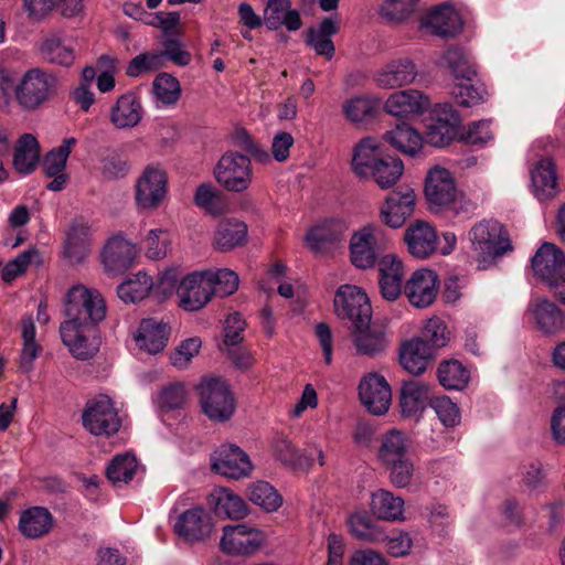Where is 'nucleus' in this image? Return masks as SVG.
I'll use <instances>...</instances> for the list:
<instances>
[{
	"instance_id": "nucleus-1",
	"label": "nucleus",
	"mask_w": 565,
	"mask_h": 565,
	"mask_svg": "<svg viewBox=\"0 0 565 565\" xmlns=\"http://www.w3.org/2000/svg\"><path fill=\"white\" fill-rule=\"evenodd\" d=\"M351 166L359 178H371L382 189L394 185L404 171L403 161L386 152L384 143L374 137L359 141L353 149Z\"/></svg>"
},
{
	"instance_id": "nucleus-2",
	"label": "nucleus",
	"mask_w": 565,
	"mask_h": 565,
	"mask_svg": "<svg viewBox=\"0 0 565 565\" xmlns=\"http://www.w3.org/2000/svg\"><path fill=\"white\" fill-rule=\"evenodd\" d=\"M440 65L447 67L456 79L451 94L456 103L471 107L483 102L484 89L472 84L477 76L476 64L470 53L462 46H449L440 58Z\"/></svg>"
},
{
	"instance_id": "nucleus-3",
	"label": "nucleus",
	"mask_w": 565,
	"mask_h": 565,
	"mask_svg": "<svg viewBox=\"0 0 565 565\" xmlns=\"http://www.w3.org/2000/svg\"><path fill=\"white\" fill-rule=\"evenodd\" d=\"M106 312V302L98 290L74 286L66 294L64 303L66 320L61 324L96 329V326L105 319Z\"/></svg>"
},
{
	"instance_id": "nucleus-4",
	"label": "nucleus",
	"mask_w": 565,
	"mask_h": 565,
	"mask_svg": "<svg viewBox=\"0 0 565 565\" xmlns=\"http://www.w3.org/2000/svg\"><path fill=\"white\" fill-rule=\"evenodd\" d=\"M468 238L471 244L470 255L479 263V268H486L512 249L502 225L495 220H482L475 224L468 232Z\"/></svg>"
},
{
	"instance_id": "nucleus-5",
	"label": "nucleus",
	"mask_w": 565,
	"mask_h": 565,
	"mask_svg": "<svg viewBox=\"0 0 565 565\" xmlns=\"http://www.w3.org/2000/svg\"><path fill=\"white\" fill-rule=\"evenodd\" d=\"M202 412L214 422H227L235 412V398L227 382L221 377L204 376L196 385Z\"/></svg>"
},
{
	"instance_id": "nucleus-6",
	"label": "nucleus",
	"mask_w": 565,
	"mask_h": 565,
	"mask_svg": "<svg viewBox=\"0 0 565 565\" xmlns=\"http://www.w3.org/2000/svg\"><path fill=\"white\" fill-rule=\"evenodd\" d=\"M58 79L42 68L34 67L24 73L15 87V97L20 106L35 110L57 94Z\"/></svg>"
},
{
	"instance_id": "nucleus-7",
	"label": "nucleus",
	"mask_w": 565,
	"mask_h": 565,
	"mask_svg": "<svg viewBox=\"0 0 565 565\" xmlns=\"http://www.w3.org/2000/svg\"><path fill=\"white\" fill-rule=\"evenodd\" d=\"M83 427L95 436H111L121 427V419L109 396L99 394L86 402Z\"/></svg>"
},
{
	"instance_id": "nucleus-8",
	"label": "nucleus",
	"mask_w": 565,
	"mask_h": 565,
	"mask_svg": "<svg viewBox=\"0 0 565 565\" xmlns=\"http://www.w3.org/2000/svg\"><path fill=\"white\" fill-rule=\"evenodd\" d=\"M334 309L342 320H349L352 330L367 327L372 319V307L367 295L353 285L341 286L334 296Z\"/></svg>"
},
{
	"instance_id": "nucleus-9",
	"label": "nucleus",
	"mask_w": 565,
	"mask_h": 565,
	"mask_svg": "<svg viewBox=\"0 0 565 565\" xmlns=\"http://www.w3.org/2000/svg\"><path fill=\"white\" fill-rule=\"evenodd\" d=\"M214 175L220 185L231 192H243L252 182L250 159L238 151H227L218 160Z\"/></svg>"
},
{
	"instance_id": "nucleus-10",
	"label": "nucleus",
	"mask_w": 565,
	"mask_h": 565,
	"mask_svg": "<svg viewBox=\"0 0 565 565\" xmlns=\"http://www.w3.org/2000/svg\"><path fill=\"white\" fill-rule=\"evenodd\" d=\"M461 118L449 103L437 104L430 111V122L427 125L423 143L445 148L459 135Z\"/></svg>"
},
{
	"instance_id": "nucleus-11",
	"label": "nucleus",
	"mask_w": 565,
	"mask_h": 565,
	"mask_svg": "<svg viewBox=\"0 0 565 565\" xmlns=\"http://www.w3.org/2000/svg\"><path fill=\"white\" fill-rule=\"evenodd\" d=\"M265 541L263 531L245 523L225 525L220 542L221 550L231 555H250L259 550Z\"/></svg>"
},
{
	"instance_id": "nucleus-12",
	"label": "nucleus",
	"mask_w": 565,
	"mask_h": 565,
	"mask_svg": "<svg viewBox=\"0 0 565 565\" xmlns=\"http://www.w3.org/2000/svg\"><path fill=\"white\" fill-rule=\"evenodd\" d=\"M416 195L412 188L399 186L390 192L382 204L380 214L382 222L392 227H401L413 214Z\"/></svg>"
},
{
	"instance_id": "nucleus-13",
	"label": "nucleus",
	"mask_w": 565,
	"mask_h": 565,
	"mask_svg": "<svg viewBox=\"0 0 565 565\" xmlns=\"http://www.w3.org/2000/svg\"><path fill=\"white\" fill-rule=\"evenodd\" d=\"M167 174L153 166L145 169L136 185V203L140 209H156L167 194Z\"/></svg>"
},
{
	"instance_id": "nucleus-14",
	"label": "nucleus",
	"mask_w": 565,
	"mask_h": 565,
	"mask_svg": "<svg viewBox=\"0 0 565 565\" xmlns=\"http://www.w3.org/2000/svg\"><path fill=\"white\" fill-rule=\"evenodd\" d=\"M376 230L375 225L367 224L352 234L350 259L356 268L369 269L376 264L380 256Z\"/></svg>"
},
{
	"instance_id": "nucleus-15",
	"label": "nucleus",
	"mask_w": 565,
	"mask_h": 565,
	"mask_svg": "<svg viewBox=\"0 0 565 565\" xmlns=\"http://www.w3.org/2000/svg\"><path fill=\"white\" fill-rule=\"evenodd\" d=\"M137 247L120 234L111 236L102 252V263L110 275L126 273L135 264Z\"/></svg>"
},
{
	"instance_id": "nucleus-16",
	"label": "nucleus",
	"mask_w": 565,
	"mask_h": 565,
	"mask_svg": "<svg viewBox=\"0 0 565 565\" xmlns=\"http://www.w3.org/2000/svg\"><path fill=\"white\" fill-rule=\"evenodd\" d=\"M212 469L227 478L239 479L248 476L253 465L245 451L238 446L222 445L212 457Z\"/></svg>"
},
{
	"instance_id": "nucleus-17",
	"label": "nucleus",
	"mask_w": 565,
	"mask_h": 565,
	"mask_svg": "<svg viewBox=\"0 0 565 565\" xmlns=\"http://www.w3.org/2000/svg\"><path fill=\"white\" fill-rule=\"evenodd\" d=\"M359 396L365 408L374 415L385 414L391 405L392 392L384 376L371 373L359 385Z\"/></svg>"
},
{
	"instance_id": "nucleus-18",
	"label": "nucleus",
	"mask_w": 565,
	"mask_h": 565,
	"mask_svg": "<svg viewBox=\"0 0 565 565\" xmlns=\"http://www.w3.org/2000/svg\"><path fill=\"white\" fill-rule=\"evenodd\" d=\"M438 276L427 268L415 270L404 286V294L416 308L430 306L438 294Z\"/></svg>"
},
{
	"instance_id": "nucleus-19",
	"label": "nucleus",
	"mask_w": 565,
	"mask_h": 565,
	"mask_svg": "<svg viewBox=\"0 0 565 565\" xmlns=\"http://www.w3.org/2000/svg\"><path fill=\"white\" fill-rule=\"evenodd\" d=\"M177 294L180 298V307L186 311L200 310L213 296L205 271H194L185 276L180 281Z\"/></svg>"
},
{
	"instance_id": "nucleus-20",
	"label": "nucleus",
	"mask_w": 565,
	"mask_h": 565,
	"mask_svg": "<svg viewBox=\"0 0 565 565\" xmlns=\"http://www.w3.org/2000/svg\"><path fill=\"white\" fill-rule=\"evenodd\" d=\"M420 25L434 35L449 39L460 33L462 20L451 3L444 2L431 8L422 19Z\"/></svg>"
},
{
	"instance_id": "nucleus-21",
	"label": "nucleus",
	"mask_w": 565,
	"mask_h": 565,
	"mask_svg": "<svg viewBox=\"0 0 565 565\" xmlns=\"http://www.w3.org/2000/svg\"><path fill=\"white\" fill-rule=\"evenodd\" d=\"M424 193L430 206L451 204L456 199L457 188L450 171L440 167L431 168L425 180Z\"/></svg>"
},
{
	"instance_id": "nucleus-22",
	"label": "nucleus",
	"mask_w": 565,
	"mask_h": 565,
	"mask_svg": "<svg viewBox=\"0 0 565 565\" xmlns=\"http://www.w3.org/2000/svg\"><path fill=\"white\" fill-rule=\"evenodd\" d=\"M430 106L429 98L419 90H399L393 93L386 100L384 109L396 118V122L408 121L409 116L424 113Z\"/></svg>"
},
{
	"instance_id": "nucleus-23",
	"label": "nucleus",
	"mask_w": 565,
	"mask_h": 565,
	"mask_svg": "<svg viewBox=\"0 0 565 565\" xmlns=\"http://www.w3.org/2000/svg\"><path fill=\"white\" fill-rule=\"evenodd\" d=\"M433 398L431 387L420 381H403L399 391V408L403 418L417 417L423 414Z\"/></svg>"
},
{
	"instance_id": "nucleus-24",
	"label": "nucleus",
	"mask_w": 565,
	"mask_h": 565,
	"mask_svg": "<svg viewBox=\"0 0 565 565\" xmlns=\"http://www.w3.org/2000/svg\"><path fill=\"white\" fill-rule=\"evenodd\" d=\"M213 531V522L209 512L202 508L186 510L179 515L174 532L185 541H203Z\"/></svg>"
},
{
	"instance_id": "nucleus-25",
	"label": "nucleus",
	"mask_w": 565,
	"mask_h": 565,
	"mask_svg": "<svg viewBox=\"0 0 565 565\" xmlns=\"http://www.w3.org/2000/svg\"><path fill=\"white\" fill-rule=\"evenodd\" d=\"M96 329L75 328L72 324H61L60 333L63 343L77 360H88L98 351Z\"/></svg>"
},
{
	"instance_id": "nucleus-26",
	"label": "nucleus",
	"mask_w": 565,
	"mask_h": 565,
	"mask_svg": "<svg viewBox=\"0 0 565 565\" xmlns=\"http://www.w3.org/2000/svg\"><path fill=\"white\" fill-rule=\"evenodd\" d=\"M404 241L409 254L419 259H426L437 250V233L425 221L417 220L412 223L405 231Z\"/></svg>"
},
{
	"instance_id": "nucleus-27",
	"label": "nucleus",
	"mask_w": 565,
	"mask_h": 565,
	"mask_svg": "<svg viewBox=\"0 0 565 565\" xmlns=\"http://www.w3.org/2000/svg\"><path fill=\"white\" fill-rule=\"evenodd\" d=\"M143 116L140 97L134 92L120 95L109 111V120L117 129H129L139 125Z\"/></svg>"
},
{
	"instance_id": "nucleus-28",
	"label": "nucleus",
	"mask_w": 565,
	"mask_h": 565,
	"mask_svg": "<svg viewBox=\"0 0 565 565\" xmlns=\"http://www.w3.org/2000/svg\"><path fill=\"white\" fill-rule=\"evenodd\" d=\"M533 271L546 284L565 271V255L552 243H544L531 259Z\"/></svg>"
},
{
	"instance_id": "nucleus-29",
	"label": "nucleus",
	"mask_w": 565,
	"mask_h": 565,
	"mask_svg": "<svg viewBox=\"0 0 565 565\" xmlns=\"http://www.w3.org/2000/svg\"><path fill=\"white\" fill-rule=\"evenodd\" d=\"M527 313L535 327L545 334L556 333L565 324L564 313L548 299H532L527 307Z\"/></svg>"
},
{
	"instance_id": "nucleus-30",
	"label": "nucleus",
	"mask_w": 565,
	"mask_h": 565,
	"mask_svg": "<svg viewBox=\"0 0 565 565\" xmlns=\"http://www.w3.org/2000/svg\"><path fill=\"white\" fill-rule=\"evenodd\" d=\"M345 228L342 220L326 218L306 234V244L315 253L324 252L329 246L341 241Z\"/></svg>"
},
{
	"instance_id": "nucleus-31",
	"label": "nucleus",
	"mask_w": 565,
	"mask_h": 565,
	"mask_svg": "<svg viewBox=\"0 0 565 565\" xmlns=\"http://www.w3.org/2000/svg\"><path fill=\"white\" fill-rule=\"evenodd\" d=\"M170 328L157 318L142 319L138 328L136 341L140 349L150 354L161 352L169 340Z\"/></svg>"
},
{
	"instance_id": "nucleus-32",
	"label": "nucleus",
	"mask_w": 565,
	"mask_h": 565,
	"mask_svg": "<svg viewBox=\"0 0 565 565\" xmlns=\"http://www.w3.org/2000/svg\"><path fill=\"white\" fill-rule=\"evenodd\" d=\"M434 352L416 337L406 340L399 349V363L409 374H423L434 360Z\"/></svg>"
},
{
	"instance_id": "nucleus-33",
	"label": "nucleus",
	"mask_w": 565,
	"mask_h": 565,
	"mask_svg": "<svg viewBox=\"0 0 565 565\" xmlns=\"http://www.w3.org/2000/svg\"><path fill=\"white\" fill-rule=\"evenodd\" d=\"M90 246V227L83 221H75L64 245V256L72 264H81L87 257Z\"/></svg>"
},
{
	"instance_id": "nucleus-34",
	"label": "nucleus",
	"mask_w": 565,
	"mask_h": 565,
	"mask_svg": "<svg viewBox=\"0 0 565 565\" xmlns=\"http://www.w3.org/2000/svg\"><path fill=\"white\" fill-rule=\"evenodd\" d=\"M417 70L409 58H399L388 63L376 76V83L383 88H395L412 83Z\"/></svg>"
},
{
	"instance_id": "nucleus-35",
	"label": "nucleus",
	"mask_w": 565,
	"mask_h": 565,
	"mask_svg": "<svg viewBox=\"0 0 565 565\" xmlns=\"http://www.w3.org/2000/svg\"><path fill=\"white\" fill-rule=\"evenodd\" d=\"M403 263L395 257H384L380 268V291L384 299L396 300L402 294Z\"/></svg>"
},
{
	"instance_id": "nucleus-36",
	"label": "nucleus",
	"mask_w": 565,
	"mask_h": 565,
	"mask_svg": "<svg viewBox=\"0 0 565 565\" xmlns=\"http://www.w3.org/2000/svg\"><path fill=\"white\" fill-rule=\"evenodd\" d=\"M383 139L402 153L414 157L423 147V136L406 120L395 124V129L386 131Z\"/></svg>"
},
{
	"instance_id": "nucleus-37",
	"label": "nucleus",
	"mask_w": 565,
	"mask_h": 565,
	"mask_svg": "<svg viewBox=\"0 0 565 565\" xmlns=\"http://www.w3.org/2000/svg\"><path fill=\"white\" fill-rule=\"evenodd\" d=\"M531 180L534 195L540 201L554 196L557 191V175L552 159L539 160L531 170Z\"/></svg>"
},
{
	"instance_id": "nucleus-38",
	"label": "nucleus",
	"mask_w": 565,
	"mask_h": 565,
	"mask_svg": "<svg viewBox=\"0 0 565 565\" xmlns=\"http://www.w3.org/2000/svg\"><path fill=\"white\" fill-rule=\"evenodd\" d=\"M53 525L51 512L43 507L24 510L19 519V530L28 539H39L47 534Z\"/></svg>"
},
{
	"instance_id": "nucleus-39",
	"label": "nucleus",
	"mask_w": 565,
	"mask_h": 565,
	"mask_svg": "<svg viewBox=\"0 0 565 565\" xmlns=\"http://www.w3.org/2000/svg\"><path fill=\"white\" fill-rule=\"evenodd\" d=\"M209 505L217 516L243 519L247 514L246 502L227 489H218L209 495Z\"/></svg>"
},
{
	"instance_id": "nucleus-40",
	"label": "nucleus",
	"mask_w": 565,
	"mask_h": 565,
	"mask_svg": "<svg viewBox=\"0 0 565 565\" xmlns=\"http://www.w3.org/2000/svg\"><path fill=\"white\" fill-rule=\"evenodd\" d=\"M273 449L277 460L294 469H309L315 462L311 455L303 454L284 434L275 435Z\"/></svg>"
},
{
	"instance_id": "nucleus-41",
	"label": "nucleus",
	"mask_w": 565,
	"mask_h": 565,
	"mask_svg": "<svg viewBox=\"0 0 565 565\" xmlns=\"http://www.w3.org/2000/svg\"><path fill=\"white\" fill-rule=\"evenodd\" d=\"M40 160V145L31 134H23L17 143L13 154L14 169L22 174L32 173Z\"/></svg>"
},
{
	"instance_id": "nucleus-42",
	"label": "nucleus",
	"mask_w": 565,
	"mask_h": 565,
	"mask_svg": "<svg viewBox=\"0 0 565 565\" xmlns=\"http://www.w3.org/2000/svg\"><path fill=\"white\" fill-rule=\"evenodd\" d=\"M370 507L372 514L379 520H403L404 500L387 490L380 489L373 492Z\"/></svg>"
},
{
	"instance_id": "nucleus-43",
	"label": "nucleus",
	"mask_w": 565,
	"mask_h": 565,
	"mask_svg": "<svg viewBox=\"0 0 565 565\" xmlns=\"http://www.w3.org/2000/svg\"><path fill=\"white\" fill-rule=\"evenodd\" d=\"M351 534L361 541L380 543L386 537V533L366 511H355L348 519Z\"/></svg>"
},
{
	"instance_id": "nucleus-44",
	"label": "nucleus",
	"mask_w": 565,
	"mask_h": 565,
	"mask_svg": "<svg viewBox=\"0 0 565 565\" xmlns=\"http://www.w3.org/2000/svg\"><path fill=\"white\" fill-rule=\"evenodd\" d=\"M247 237V225L236 218L220 222L214 235V243L218 250L227 252L243 245Z\"/></svg>"
},
{
	"instance_id": "nucleus-45",
	"label": "nucleus",
	"mask_w": 565,
	"mask_h": 565,
	"mask_svg": "<svg viewBox=\"0 0 565 565\" xmlns=\"http://www.w3.org/2000/svg\"><path fill=\"white\" fill-rule=\"evenodd\" d=\"M153 287L152 278L140 270L117 287V295L125 303H135L146 298Z\"/></svg>"
},
{
	"instance_id": "nucleus-46",
	"label": "nucleus",
	"mask_w": 565,
	"mask_h": 565,
	"mask_svg": "<svg viewBox=\"0 0 565 565\" xmlns=\"http://www.w3.org/2000/svg\"><path fill=\"white\" fill-rule=\"evenodd\" d=\"M352 333L358 353L375 356L385 350L386 340L382 330L371 328V326L367 324V327L352 330Z\"/></svg>"
},
{
	"instance_id": "nucleus-47",
	"label": "nucleus",
	"mask_w": 565,
	"mask_h": 565,
	"mask_svg": "<svg viewBox=\"0 0 565 565\" xmlns=\"http://www.w3.org/2000/svg\"><path fill=\"white\" fill-rule=\"evenodd\" d=\"M437 377L446 390H463L470 380L469 370L457 360L444 361L437 369Z\"/></svg>"
},
{
	"instance_id": "nucleus-48",
	"label": "nucleus",
	"mask_w": 565,
	"mask_h": 565,
	"mask_svg": "<svg viewBox=\"0 0 565 565\" xmlns=\"http://www.w3.org/2000/svg\"><path fill=\"white\" fill-rule=\"evenodd\" d=\"M41 54L47 63L65 67L71 66L75 60L73 46L55 35L44 40L41 46Z\"/></svg>"
},
{
	"instance_id": "nucleus-49",
	"label": "nucleus",
	"mask_w": 565,
	"mask_h": 565,
	"mask_svg": "<svg viewBox=\"0 0 565 565\" xmlns=\"http://www.w3.org/2000/svg\"><path fill=\"white\" fill-rule=\"evenodd\" d=\"M406 441V436L402 431L393 429L386 433L377 454L381 462L386 465L408 458Z\"/></svg>"
},
{
	"instance_id": "nucleus-50",
	"label": "nucleus",
	"mask_w": 565,
	"mask_h": 565,
	"mask_svg": "<svg viewBox=\"0 0 565 565\" xmlns=\"http://www.w3.org/2000/svg\"><path fill=\"white\" fill-rule=\"evenodd\" d=\"M380 111V106L365 97H354L343 105L345 117L356 124L372 122Z\"/></svg>"
},
{
	"instance_id": "nucleus-51",
	"label": "nucleus",
	"mask_w": 565,
	"mask_h": 565,
	"mask_svg": "<svg viewBox=\"0 0 565 565\" xmlns=\"http://www.w3.org/2000/svg\"><path fill=\"white\" fill-rule=\"evenodd\" d=\"M152 90L157 99L166 106H174L182 94L179 79L166 72L159 73L154 77Z\"/></svg>"
},
{
	"instance_id": "nucleus-52",
	"label": "nucleus",
	"mask_w": 565,
	"mask_h": 565,
	"mask_svg": "<svg viewBox=\"0 0 565 565\" xmlns=\"http://www.w3.org/2000/svg\"><path fill=\"white\" fill-rule=\"evenodd\" d=\"M137 469L135 456L129 454L116 455L106 469L107 479L114 484L128 483L132 480Z\"/></svg>"
},
{
	"instance_id": "nucleus-53",
	"label": "nucleus",
	"mask_w": 565,
	"mask_h": 565,
	"mask_svg": "<svg viewBox=\"0 0 565 565\" xmlns=\"http://www.w3.org/2000/svg\"><path fill=\"white\" fill-rule=\"evenodd\" d=\"M76 143V138H65L58 147L53 148L45 154L42 167L46 177H53L60 172H64L67 159Z\"/></svg>"
},
{
	"instance_id": "nucleus-54",
	"label": "nucleus",
	"mask_w": 565,
	"mask_h": 565,
	"mask_svg": "<svg viewBox=\"0 0 565 565\" xmlns=\"http://www.w3.org/2000/svg\"><path fill=\"white\" fill-rule=\"evenodd\" d=\"M250 502L259 505L267 512L277 511L282 504V498L277 490L266 481H257L247 490Z\"/></svg>"
},
{
	"instance_id": "nucleus-55",
	"label": "nucleus",
	"mask_w": 565,
	"mask_h": 565,
	"mask_svg": "<svg viewBox=\"0 0 565 565\" xmlns=\"http://www.w3.org/2000/svg\"><path fill=\"white\" fill-rule=\"evenodd\" d=\"M416 338L435 353L437 349L444 348L447 344L449 331L440 318L434 317L426 321Z\"/></svg>"
},
{
	"instance_id": "nucleus-56",
	"label": "nucleus",
	"mask_w": 565,
	"mask_h": 565,
	"mask_svg": "<svg viewBox=\"0 0 565 565\" xmlns=\"http://www.w3.org/2000/svg\"><path fill=\"white\" fill-rule=\"evenodd\" d=\"M205 277H207L213 296L227 297L238 288V276L231 269L205 270Z\"/></svg>"
},
{
	"instance_id": "nucleus-57",
	"label": "nucleus",
	"mask_w": 565,
	"mask_h": 565,
	"mask_svg": "<svg viewBox=\"0 0 565 565\" xmlns=\"http://www.w3.org/2000/svg\"><path fill=\"white\" fill-rule=\"evenodd\" d=\"M129 170L126 153L117 148H107L102 157V173L106 179L124 178Z\"/></svg>"
},
{
	"instance_id": "nucleus-58",
	"label": "nucleus",
	"mask_w": 565,
	"mask_h": 565,
	"mask_svg": "<svg viewBox=\"0 0 565 565\" xmlns=\"http://www.w3.org/2000/svg\"><path fill=\"white\" fill-rule=\"evenodd\" d=\"M419 0H384L380 7V15L391 23L407 20L416 10Z\"/></svg>"
},
{
	"instance_id": "nucleus-59",
	"label": "nucleus",
	"mask_w": 565,
	"mask_h": 565,
	"mask_svg": "<svg viewBox=\"0 0 565 565\" xmlns=\"http://www.w3.org/2000/svg\"><path fill=\"white\" fill-rule=\"evenodd\" d=\"M163 50L158 52L162 65L170 61L178 66H186L192 61V55L184 50L182 42L175 36L161 38Z\"/></svg>"
},
{
	"instance_id": "nucleus-60",
	"label": "nucleus",
	"mask_w": 565,
	"mask_h": 565,
	"mask_svg": "<svg viewBox=\"0 0 565 565\" xmlns=\"http://www.w3.org/2000/svg\"><path fill=\"white\" fill-rule=\"evenodd\" d=\"M446 427H455L460 423V411L448 396H434L429 405Z\"/></svg>"
},
{
	"instance_id": "nucleus-61",
	"label": "nucleus",
	"mask_w": 565,
	"mask_h": 565,
	"mask_svg": "<svg viewBox=\"0 0 565 565\" xmlns=\"http://www.w3.org/2000/svg\"><path fill=\"white\" fill-rule=\"evenodd\" d=\"M458 136L460 142L478 148L483 147L493 138L490 121L484 119L471 122L468 129Z\"/></svg>"
},
{
	"instance_id": "nucleus-62",
	"label": "nucleus",
	"mask_w": 565,
	"mask_h": 565,
	"mask_svg": "<svg viewBox=\"0 0 565 565\" xmlns=\"http://www.w3.org/2000/svg\"><path fill=\"white\" fill-rule=\"evenodd\" d=\"M162 62L158 52H146L135 56L128 64L126 74L130 77H139L146 73L162 68Z\"/></svg>"
},
{
	"instance_id": "nucleus-63",
	"label": "nucleus",
	"mask_w": 565,
	"mask_h": 565,
	"mask_svg": "<svg viewBox=\"0 0 565 565\" xmlns=\"http://www.w3.org/2000/svg\"><path fill=\"white\" fill-rule=\"evenodd\" d=\"M171 241L169 233L163 230H150L145 238L146 256L157 260L166 257Z\"/></svg>"
},
{
	"instance_id": "nucleus-64",
	"label": "nucleus",
	"mask_w": 565,
	"mask_h": 565,
	"mask_svg": "<svg viewBox=\"0 0 565 565\" xmlns=\"http://www.w3.org/2000/svg\"><path fill=\"white\" fill-rule=\"evenodd\" d=\"M201 344L200 338L196 337L183 340L174 352L171 353V364L180 370L185 369L192 358L199 353Z\"/></svg>"
}]
</instances>
